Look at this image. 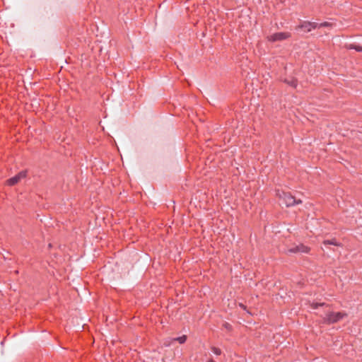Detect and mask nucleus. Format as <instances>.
<instances>
[{"label": "nucleus", "mask_w": 362, "mask_h": 362, "mask_svg": "<svg viewBox=\"0 0 362 362\" xmlns=\"http://www.w3.org/2000/svg\"><path fill=\"white\" fill-rule=\"evenodd\" d=\"M349 49H355L357 52H362V47L354 44H351L347 47Z\"/></svg>", "instance_id": "obj_9"}, {"label": "nucleus", "mask_w": 362, "mask_h": 362, "mask_svg": "<svg viewBox=\"0 0 362 362\" xmlns=\"http://www.w3.org/2000/svg\"><path fill=\"white\" fill-rule=\"evenodd\" d=\"M284 83H287L288 86L293 87V88H296L297 86V80L294 78H292L291 79H285L284 81Z\"/></svg>", "instance_id": "obj_6"}, {"label": "nucleus", "mask_w": 362, "mask_h": 362, "mask_svg": "<svg viewBox=\"0 0 362 362\" xmlns=\"http://www.w3.org/2000/svg\"><path fill=\"white\" fill-rule=\"evenodd\" d=\"M173 341H175L173 338H167L163 341V346H170Z\"/></svg>", "instance_id": "obj_11"}, {"label": "nucleus", "mask_w": 362, "mask_h": 362, "mask_svg": "<svg viewBox=\"0 0 362 362\" xmlns=\"http://www.w3.org/2000/svg\"><path fill=\"white\" fill-rule=\"evenodd\" d=\"M173 340L175 341L179 342L180 344H184L186 341V340H187V336L186 335H182V336L179 337H175V338H173Z\"/></svg>", "instance_id": "obj_10"}, {"label": "nucleus", "mask_w": 362, "mask_h": 362, "mask_svg": "<svg viewBox=\"0 0 362 362\" xmlns=\"http://www.w3.org/2000/svg\"><path fill=\"white\" fill-rule=\"evenodd\" d=\"M291 37V34L287 32H280L274 33L267 37V40L269 42H274L277 41H283L287 40Z\"/></svg>", "instance_id": "obj_2"}, {"label": "nucleus", "mask_w": 362, "mask_h": 362, "mask_svg": "<svg viewBox=\"0 0 362 362\" xmlns=\"http://www.w3.org/2000/svg\"><path fill=\"white\" fill-rule=\"evenodd\" d=\"M28 171L27 170H22L19 172L17 175L15 176L9 178L6 180V183L8 185L13 186L18 183L22 179H24L27 177Z\"/></svg>", "instance_id": "obj_4"}, {"label": "nucleus", "mask_w": 362, "mask_h": 362, "mask_svg": "<svg viewBox=\"0 0 362 362\" xmlns=\"http://www.w3.org/2000/svg\"><path fill=\"white\" fill-rule=\"evenodd\" d=\"M323 245L325 246H327L329 245H335V246H339V243L337 242L336 239H332V240H324L323 241Z\"/></svg>", "instance_id": "obj_7"}, {"label": "nucleus", "mask_w": 362, "mask_h": 362, "mask_svg": "<svg viewBox=\"0 0 362 362\" xmlns=\"http://www.w3.org/2000/svg\"><path fill=\"white\" fill-rule=\"evenodd\" d=\"M225 326H226V327L227 329H229V328H230V325H228V324H225Z\"/></svg>", "instance_id": "obj_17"}, {"label": "nucleus", "mask_w": 362, "mask_h": 362, "mask_svg": "<svg viewBox=\"0 0 362 362\" xmlns=\"http://www.w3.org/2000/svg\"><path fill=\"white\" fill-rule=\"evenodd\" d=\"M329 322H337V318H328Z\"/></svg>", "instance_id": "obj_16"}, {"label": "nucleus", "mask_w": 362, "mask_h": 362, "mask_svg": "<svg viewBox=\"0 0 362 362\" xmlns=\"http://www.w3.org/2000/svg\"><path fill=\"white\" fill-rule=\"evenodd\" d=\"M310 306H311L312 309L316 310V309H318L320 308H323L325 306L327 307L328 305H326L324 303H313L311 304Z\"/></svg>", "instance_id": "obj_8"}, {"label": "nucleus", "mask_w": 362, "mask_h": 362, "mask_svg": "<svg viewBox=\"0 0 362 362\" xmlns=\"http://www.w3.org/2000/svg\"><path fill=\"white\" fill-rule=\"evenodd\" d=\"M325 317H344V316L341 315V313H336V315H334L333 313H329L326 314Z\"/></svg>", "instance_id": "obj_12"}, {"label": "nucleus", "mask_w": 362, "mask_h": 362, "mask_svg": "<svg viewBox=\"0 0 362 362\" xmlns=\"http://www.w3.org/2000/svg\"><path fill=\"white\" fill-rule=\"evenodd\" d=\"M332 24L329 22H323L322 23H318L317 28H323V27H330Z\"/></svg>", "instance_id": "obj_13"}, {"label": "nucleus", "mask_w": 362, "mask_h": 362, "mask_svg": "<svg viewBox=\"0 0 362 362\" xmlns=\"http://www.w3.org/2000/svg\"><path fill=\"white\" fill-rule=\"evenodd\" d=\"M309 251L310 248L303 244L295 245L288 250L290 253H308Z\"/></svg>", "instance_id": "obj_5"}, {"label": "nucleus", "mask_w": 362, "mask_h": 362, "mask_svg": "<svg viewBox=\"0 0 362 362\" xmlns=\"http://www.w3.org/2000/svg\"><path fill=\"white\" fill-rule=\"evenodd\" d=\"M208 362H215L213 359H209Z\"/></svg>", "instance_id": "obj_18"}, {"label": "nucleus", "mask_w": 362, "mask_h": 362, "mask_svg": "<svg viewBox=\"0 0 362 362\" xmlns=\"http://www.w3.org/2000/svg\"><path fill=\"white\" fill-rule=\"evenodd\" d=\"M238 360L236 362H245V359L240 356H237Z\"/></svg>", "instance_id": "obj_15"}, {"label": "nucleus", "mask_w": 362, "mask_h": 362, "mask_svg": "<svg viewBox=\"0 0 362 362\" xmlns=\"http://www.w3.org/2000/svg\"><path fill=\"white\" fill-rule=\"evenodd\" d=\"M318 26L317 23L310 22L306 21H301L300 24L296 28L298 30H303L305 33H309L312 30L317 28Z\"/></svg>", "instance_id": "obj_3"}, {"label": "nucleus", "mask_w": 362, "mask_h": 362, "mask_svg": "<svg viewBox=\"0 0 362 362\" xmlns=\"http://www.w3.org/2000/svg\"><path fill=\"white\" fill-rule=\"evenodd\" d=\"M211 351L216 354V355H221V350L218 348L213 346L211 348Z\"/></svg>", "instance_id": "obj_14"}, {"label": "nucleus", "mask_w": 362, "mask_h": 362, "mask_svg": "<svg viewBox=\"0 0 362 362\" xmlns=\"http://www.w3.org/2000/svg\"><path fill=\"white\" fill-rule=\"evenodd\" d=\"M278 194L279 196V198L282 200L283 203L285 204L287 207L293 206L296 204H299L302 203V201L300 199H296L289 192H282L281 193H279Z\"/></svg>", "instance_id": "obj_1"}]
</instances>
